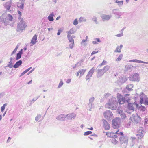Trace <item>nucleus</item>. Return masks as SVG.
<instances>
[{"label":"nucleus","mask_w":148,"mask_h":148,"mask_svg":"<svg viewBox=\"0 0 148 148\" xmlns=\"http://www.w3.org/2000/svg\"><path fill=\"white\" fill-rule=\"evenodd\" d=\"M117 105L118 101L116 98L112 97L109 99L108 103L106 104L105 106L112 110H114L117 109Z\"/></svg>","instance_id":"f257e3e1"},{"label":"nucleus","mask_w":148,"mask_h":148,"mask_svg":"<svg viewBox=\"0 0 148 148\" xmlns=\"http://www.w3.org/2000/svg\"><path fill=\"white\" fill-rule=\"evenodd\" d=\"M119 95H117V98L118 99V102L119 104H122L125 103H128L130 101V98L127 97V96H129L128 94L124 95L122 96L121 94H118Z\"/></svg>","instance_id":"f03ea898"},{"label":"nucleus","mask_w":148,"mask_h":148,"mask_svg":"<svg viewBox=\"0 0 148 148\" xmlns=\"http://www.w3.org/2000/svg\"><path fill=\"white\" fill-rule=\"evenodd\" d=\"M26 26L23 19L22 18L19 23L18 24L16 31L17 32H21L25 29Z\"/></svg>","instance_id":"7ed1b4c3"},{"label":"nucleus","mask_w":148,"mask_h":148,"mask_svg":"<svg viewBox=\"0 0 148 148\" xmlns=\"http://www.w3.org/2000/svg\"><path fill=\"white\" fill-rule=\"evenodd\" d=\"M9 23L6 17V14L0 12V24L3 23L5 26H7L9 25Z\"/></svg>","instance_id":"20e7f679"},{"label":"nucleus","mask_w":148,"mask_h":148,"mask_svg":"<svg viewBox=\"0 0 148 148\" xmlns=\"http://www.w3.org/2000/svg\"><path fill=\"white\" fill-rule=\"evenodd\" d=\"M128 138L126 136H121L119 138L121 146L122 148H126L128 141Z\"/></svg>","instance_id":"39448f33"},{"label":"nucleus","mask_w":148,"mask_h":148,"mask_svg":"<svg viewBox=\"0 0 148 148\" xmlns=\"http://www.w3.org/2000/svg\"><path fill=\"white\" fill-rule=\"evenodd\" d=\"M112 127L114 129H118L119 128L121 123L120 118L116 117L112 120Z\"/></svg>","instance_id":"423d86ee"},{"label":"nucleus","mask_w":148,"mask_h":148,"mask_svg":"<svg viewBox=\"0 0 148 148\" xmlns=\"http://www.w3.org/2000/svg\"><path fill=\"white\" fill-rule=\"evenodd\" d=\"M140 102L141 104L144 103V104L148 105V98L143 92L140 95Z\"/></svg>","instance_id":"0eeeda50"},{"label":"nucleus","mask_w":148,"mask_h":148,"mask_svg":"<svg viewBox=\"0 0 148 148\" xmlns=\"http://www.w3.org/2000/svg\"><path fill=\"white\" fill-rule=\"evenodd\" d=\"M104 116L107 120H110L111 119L113 116L112 112L110 110H107L104 112Z\"/></svg>","instance_id":"6e6552de"},{"label":"nucleus","mask_w":148,"mask_h":148,"mask_svg":"<svg viewBox=\"0 0 148 148\" xmlns=\"http://www.w3.org/2000/svg\"><path fill=\"white\" fill-rule=\"evenodd\" d=\"M130 118L132 119L131 120L136 123H138L140 122L141 121V118L138 116L137 114L135 115L134 114H132V117Z\"/></svg>","instance_id":"1a4fd4ad"},{"label":"nucleus","mask_w":148,"mask_h":148,"mask_svg":"<svg viewBox=\"0 0 148 148\" xmlns=\"http://www.w3.org/2000/svg\"><path fill=\"white\" fill-rule=\"evenodd\" d=\"M140 77L138 74L135 73L134 74L132 77H130L129 79L131 81L138 82L139 81Z\"/></svg>","instance_id":"9d476101"},{"label":"nucleus","mask_w":148,"mask_h":148,"mask_svg":"<svg viewBox=\"0 0 148 148\" xmlns=\"http://www.w3.org/2000/svg\"><path fill=\"white\" fill-rule=\"evenodd\" d=\"M136 135L138 136V138L141 139L144 136V134H145L146 132L145 130H137Z\"/></svg>","instance_id":"9b49d317"},{"label":"nucleus","mask_w":148,"mask_h":148,"mask_svg":"<svg viewBox=\"0 0 148 148\" xmlns=\"http://www.w3.org/2000/svg\"><path fill=\"white\" fill-rule=\"evenodd\" d=\"M66 118V121H68L69 120H71L72 118L74 119L76 116V114L74 113H71L67 115H65Z\"/></svg>","instance_id":"f8f14e48"},{"label":"nucleus","mask_w":148,"mask_h":148,"mask_svg":"<svg viewBox=\"0 0 148 148\" xmlns=\"http://www.w3.org/2000/svg\"><path fill=\"white\" fill-rule=\"evenodd\" d=\"M118 10V9H114L112 10L113 13L115 14L116 17L117 18H119L122 15L121 12L119 11H117Z\"/></svg>","instance_id":"ddd939ff"},{"label":"nucleus","mask_w":148,"mask_h":148,"mask_svg":"<svg viewBox=\"0 0 148 148\" xmlns=\"http://www.w3.org/2000/svg\"><path fill=\"white\" fill-rule=\"evenodd\" d=\"M102 121L103 123V127L105 129V130H109L110 125L108 122L104 119H102Z\"/></svg>","instance_id":"4468645a"},{"label":"nucleus","mask_w":148,"mask_h":148,"mask_svg":"<svg viewBox=\"0 0 148 148\" xmlns=\"http://www.w3.org/2000/svg\"><path fill=\"white\" fill-rule=\"evenodd\" d=\"M12 1L10 0L6 2L4 5V7L7 10L9 11L12 5Z\"/></svg>","instance_id":"2eb2a0df"},{"label":"nucleus","mask_w":148,"mask_h":148,"mask_svg":"<svg viewBox=\"0 0 148 148\" xmlns=\"http://www.w3.org/2000/svg\"><path fill=\"white\" fill-rule=\"evenodd\" d=\"M56 119L60 121H65L66 120V115L64 114H60L56 117Z\"/></svg>","instance_id":"dca6fc26"},{"label":"nucleus","mask_w":148,"mask_h":148,"mask_svg":"<svg viewBox=\"0 0 148 148\" xmlns=\"http://www.w3.org/2000/svg\"><path fill=\"white\" fill-rule=\"evenodd\" d=\"M106 134L108 137L111 138H117L118 136L116 135V132L114 133L113 132H108L106 133Z\"/></svg>","instance_id":"f3484780"},{"label":"nucleus","mask_w":148,"mask_h":148,"mask_svg":"<svg viewBox=\"0 0 148 148\" xmlns=\"http://www.w3.org/2000/svg\"><path fill=\"white\" fill-rule=\"evenodd\" d=\"M101 17L103 21L108 20L110 18L111 16L109 15L103 14Z\"/></svg>","instance_id":"a211bd4d"},{"label":"nucleus","mask_w":148,"mask_h":148,"mask_svg":"<svg viewBox=\"0 0 148 148\" xmlns=\"http://www.w3.org/2000/svg\"><path fill=\"white\" fill-rule=\"evenodd\" d=\"M104 73L102 69H98L97 71V77L98 78L101 77L103 75Z\"/></svg>","instance_id":"6ab92c4d"},{"label":"nucleus","mask_w":148,"mask_h":148,"mask_svg":"<svg viewBox=\"0 0 148 148\" xmlns=\"http://www.w3.org/2000/svg\"><path fill=\"white\" fill-rule=\"evenodd\" d=\"M22 64V61L21 60H19L17 61L13 65V67L14 68H17L19 67Z\"/></svg>","instance_id":"aec40b11"},{"label":"nucleus","mask_w":148,"mask_h":148,"mask_svg":"<svg viewBox=\"0 0 148 148\" xmlns=\"http://www.w3.org/2000/svg\"><path fill=\"white\" fill-rule=\"evenodd\" d=\"M136 108L138 110L143 112L144 111L146 110L145 107L142 105H140V106H138V104H136Z\"/></svg>","instance_id":"412c9836"},{"label":"nucleus","mask_w":148,"mask_h":148,"mask_svg":"<svg viewBox=\"0 0 148 148\" xmlns=\"http://www.w3.org/2000/svg\"><path fill=\"white\" fill-rule=\"evenodd\" d=\"M37 35L36 34L32 38L31 43L33 45L35 44L37 42Z\"/></svg>","instance_id":"4be33fe9"},{"label":"nucleus","mask_w":148,"mask_h":148,"mask_svg":"<svg viewBox=\"0 0 148 148\" xmlns=\"http://www.w3.org/2000/svg\"><path fill=\"white\" fill-rule=\"evenodd\" d=\"M23 49H21L18 53H17L16 60H18L21 58L22 54L23 53Z\"/></svg>","instance_id":"5701e85b"},{"label":"nucleus","mask_w":148,"mask_h":148,"mask_svg":"<svg viewBox=\"0 0 148 148\" xmlns=\"http://www.w3.org/2000/svg\"><path fill=\"white\" fill-rule=\"evenodd\" d=\"M133 87V85L132 84H129L126 86L125 90L128 91H131L133 90L132 88Z\"/></svg>","instance_id":"b1692460"},{"label":"nucleus","mask_w":148,"mask_h":148,"mask_svg":"<svg viewBox=\"0 0 148 148\" xmlns=\"http://www.w3.org/2000/svg\"><path fill=\"white\" fill-rule=\"evenodd\" d=\"M55 14L53 12L51 13L48 17V20L50 21H53V17L55 16Z\"/></svg>","instance_id":"393cba45"},{"label":"nucleus","mask_w":148,"mask_h":148,"mask_svg":"<svg viewBox=\"0 0 148 148\" xmlns=\"http://www.w3.org/2000/svg\"><path fill=\"white\" fill-rule=\"evenodd\" d=\"M118 112L120 115L122 119H124L126 118V114L122 110H120L118 111Z\"/></svg>","instance_id":"a878e982"},{"label":"nucleus","mask_w":148,"mask_h":148,"mask_svg":"<svg viewBox=\"0 0 148 148\" xmlns=\"http://www.w3.org/2000/svg\"><path fill=\"white\" fill-rule=\"evenodd\" d=\"M67 37L69 41V42L70 43H72L73 44H74V40L71 35L70 34H68Z\"/></svg>","instance_id":"bb28decb"},{"label":"nucleus","mask_w":148,"mask_h":148,"mask_svg":"<svg viewBox=\"0 0 148 148\" xmlns=\"http://www.w3.org/2000/svg\"><path fill=\"white\" fill-rule=\"evenodd\" d=\"M82 60H80L79 62H77L75 65L73 67V69H74L76 68H77L81 66V64L82 62Z\"/></svg>","instance_id":"cd10ccee"},{"label":"nucleus","mask_w":148,"mask_h":148,"mask_svg":"<svg viewBox=\"0 0 148 148\" xmlns=\"http://www.w3.org/2000/svg\"><path fill=\"white\" fill-rule=\"evenodd\" d=\"M127 108L130 110L132 111H134V108L133 106V104L131 103H128Z\"/></svg>","instance_id":"c85d7f7f"},{"label":"nucleus","mask_w":148,"mask_h":148,"mask_svg":"<svg viewBox=\"0 0 148 148\" xmlns=\"http://www.w3.org/2000/svg\"><path fill=\"white\" fill-rule=\"evenodd\" d=\"M95 70V69L94 67H92L88 72V73L87 74V75L90 76L91 77H92V75H93L94 72Z\"/></svg>","instance_id":"c756f323"},{"label":"nucleus","mask_w":148,"mask_h":148,"mask_svg":"<svg viewBox=\"0 0 148 148\" xmlns=\"http://www.w3.org/2000/svg\"><path fill=\"white\" fill-rule=\"evenodd\" d=\"M24 4L23 3L21 2L20 3H18L17 4V7L20 8L21 9H23L24 8Z\"/></svg>","instance_id":"7c9ffc66"},{"label":"nucleus","mask_w":148,"mask_h":148,"mask_svg":"<svg viewBox=\"0 0 148 148\" xmlns=\"http://www.w3.org/2000/svg\"><path fill=\"white\" fill-rule=\"evenodd\" d=\"M86 71V70L85 69H80L79 71V72L80 73V77H81L82 76L84 73H85V72Z\"/></svg>","instance_id":"2f4dec72"},{"label":"nucleus","mask_w":148,"mask_h":148,"mask_svg":"<svg viewBox=\"0 0 148 148\" xmlns=\"http://www.w3.org/2000/svg\"><path fill=\"white\" fill-rule=\"evenodd\" d=\"M110 68V67L109 66L107 65L105 66L103 69H102L103 71L105 73L109 70Z\"/></svg>","instance_id":"473e14b6"},{"label":"nucleus","mask_w":148,"mask_h":148,"mask_svg":"<svg viewBox=\"0 0 148 148\" xmlns=\"http://www.w3.org/2000/svg\"><path fill=\"white\" fill-rule=\"evenodd\" d=\"M2 13H6H6H3V12H2ZM8 16H6V17L8 18V21L9 22V21H11L13 19V17H12V16L11 15H10L9 14H8Z\"/></svg>","instance_id":"72a5a7b5"},{"label":"nucleus","mask_w":148,"mask_h":148,"mask_svg":"<svg viewBox=\"0 0 148 148\" xmlns=\"http://www.w3.org/2000/svg\"><path fill=\"white\" fill-rule=\"evenodd\" d=\"M92 104L88 103V104L87 106V108H88V110L89 111H91L92 110Z\"/></svg>","instance_id":"f704fd0d"},{"label":"nucleus","mask_w":148,"mask_h":148,"mask_svg":"<svg viewBox=\"0 0 148 148\" xmlns=\"http://www.w3.org/2000/svg\"><path fill=\"white\" fill-rule=\"evenodd\" d=\"M115 3H118V5L119 6L122 5L123 3V1H119L117 0H116Z\"/></svg>","instance_id":"c9c22d12"},{"label":"nucleus","mask_w":148,"mask_h":148,"mask_svg":"<svg viewBox=\"0 0 148 148\" xmlns=\"http://www.w3.org/2000/svg\"><path fill=\"white\" fill-rule=\"evenodd\" d=\"M13 64V63L12 62V61H10L9 62L8 64L6 66V67H8L10 68H12L13 67V65H12Z\"/></svg>","instance_id":"e433bc0d"},{"label":"nucleus","mask_w":148,"mask_h":148,"mask_svg":"<svg viewBox=\"0 0 148 148\" xmlns=\"http://www.w3.org/2000/svg\"><path fill=\"white\" fill-rule=\"evenodd\" d=\"M115 138V137H114V138H113L111 140V142L113 143V144H117V143L118 142V141H117V140L115 138Z\"/></svg>","instance_id":"4c0bfd02"},{"label":"nucleus","mask_w":148,"mask_h":148,"mask_svg":"<svg viewBox=\"0 0 148 148\" xmlns=\"http://www.w3.org/2000/svg\"><path fill=\"white\" fill-rule=\"evenodd\" d=\"M135 62L138 63H143L144 64H148V63L146 62L143 61L141 60H138L137 59H135Z\"/></svg>","instance_id":"58836bf2"},{"label":"nucleus","mask_w":148,"mask_h":148,"mask_svg":"<svg viewBox=\"0 0 148 148\" xmlns=\"http://www.w3.org/2000/svg\"><path fill=\"white\" fill-rule=\"evenodd\" d=\"M66 33L68 34H73L75 33L74 29L73 28H72L69 31L66 32Z\"/></svg>","instance_id":"ea45409f"},{"label":"nucleus","mask_w":148,"mask_h":148,"mask_svg":"<svg viewBox=\"0 0 148 148\" xmlns=\"http://www.w3.org/2000/svg\"><path fill=\"white\" fill-rule=\"evenodd\" d=\"M123 56V55L122 54H120L118 56V58L116 59V61H120L122 58Z\"/></svg>","instance_id":"a19ab883"},{"label":"nucleus","mask_w":148,"mask_h":148,"mask_svg":"<svg viewBox=\"0 0 148 148\" xmlns=\"http://www.w3.org/2000/svg\"><path fill=\"white\" fill-rule=\"evenodd\" d=\"M116 135L117 136H124V135L123 134V133L122 132H120L119 131V130H118L116 132Z\"/></svg>","instance_id":"79ce46f5"},{"label":"nucleus","mask_w":148,"mask_h":148,"mask_svg":"<svg viewBox=\"0 0 148 148\" xmlns=\"http://www.w3.org/2000/svg\"><path fill=\"white\" fill-rule=\"evenodd\" d=\"M41 117V116L40 114H38L37 116L36 117L35 120L36 121H38Z\"/></svg>","instance_id":"37998d69"},{"label":"nucleus","mask_w":148,"mask_h":148,"mask_svg":"<svg viewBox=\"0 0 148 148\" xmlns=\"http://www.w3.org/2000/svg\"><path fill=\"white\" fill-rule=\"evenodd\" d=\"M86 19L84 17H81L79 19V22H86Z\"/></svg>","instance_id":"c03bdc74"},{"label":"nucleus","mask_w":148,"mask_h":148,"mask_svg":"<svg viewBox=\"0 0 148 148\" xmlns=\"http://www.w3.org/2000/svg\"><path fill=\"white\" fill-rule=\"evenodd\" d=\"M18 47H19V46H18V45H17L16 47H15V49H14V51L12 52V53L11 55V56H12L13 54L15 53L16 52V51H17V50L18 48Z\"/></svg>","instance_id":"a18cd8bd"},{"label":"nucleus","mask_w":148,"mask_h":148,"mask_svg":"<svg viewBox=\"0 0 148 148\" xmlns=\"http://www.w3.org/2000/svg\"><path fill=\"white\" fill-rule=\"evenodd\" d=\"M106 62H107L106 61L103 60L102 62L97 67L99 68L101 66L105 64Z\"/></svg>","instance_id":"49530a36"},{"label":"nucleus","mask_w":148,"mask_h":148,"mask_svg":"<svg viewBox=\"0 0 148 148\" xmlns=\"http://www.w3.org/2000/svg\"><path fill=\"white\" fill-rule=\"evenodd\" d=\"M7 103L4 104L1 107V112H3L5 109V107L7 106Z\"/></svg>","instance_id":"de8ad7c7"},{"label":"nucleus","mask_w":148,"mask_h":148,"mask_svg":"<svg viewBox=\"0 0 148 148\" xmlns=\"http://www.w3.org/2000/svg\"><path fill=\"white\" fill-rule=\"evenodd\" d=\"M94 100V97H92L90 98L89 99V103L93 104V102Z\"/></svg>","instance_id":"09e8293b"},{"label":"nucleus","mask_w":148,"mask_h":148,"mask_svg":"<svg viewBox=\"0 0 148 148\" xmlns=\"http://www.w3.org/2000/svg\"><path fill=\"white\" fill-rule=\"evenodd\" d=\"M63 84V82L62 80H61L58 87V88H59L62 86Z\"/></svg>","instance_id":"8fccbe9b"},{"label":"nucleus","mask_w":148,"mask_h":148,"mask_svg":"<svg viewBox=\"0 0 148 148\" xmlns=\"http://www.w3.org/2000/svg\"><path fill=\"white\" fill-rule=\"evenodd\" d=\"M148 118L145 117L144 119V125H146L148 123Z\"/></svg>","instance_id":"3c124183"},{"label":"nucleus","mask_w":148,"mask_h":148,"mask_svg":"<svg viewBox=\"0 0 148 148\" xmlns=\"http://www.w3.org/2000/svg\"><path fill=\"white\" fill-rule=\"evenodd\" d=\"M127 79L126 77H123L121 80V82L122 83H124L126 82Z\"/></svg>","instance_id":"603ef678"},{"label":"nucleus","mask_w":148,"mask_h":148,"mask_svg":"<svg viewBox=\"0 0 148 148\" xmlns=\"http://www.w3.org/2000/svg\"><path fill=\"white\" fill-rule=\"evenodd\" d=\"M92 133V132L90 131H87L85 132L84 134V135H87L89 134H90Z\"/></svg>","instance_id":"864d4df0"},{"label":"nucleus","mask_w":148,"mask_h":148,"mask_svg":"<svg viewBox=\"0 0 148 148\" xmlns=\"http://www.w3.org/2000/svg\"><path fill=\"white\" fill-rule=\"evenodd\" d=\"M92 20L94 22H95V23L96 24H98L99 23L97 21V18L96 17H94L93 18H92Z\"/></svg>","instance_id":"5fc2aeb1"},{"label":"nucleus","mask_w":148,"mask_h":148,"mask_svg":"<svg viewBox=\"0 0 148 148\" xmlns=\"http://www.w3.org/2000/svg\"><path fill=\"white\" fill-rule=\"evenodd\" d=\"M37 100V99H36V98H34L32 100L30 101V106H31L33 103L34 102L36 101Z\"/></svg>","instance_id":"6e6d98bb"},{"label":"nucleus","mask_w":148,"mask_h":148,"mask_svg":"<svg viewBox=\"0 0 148 148\" xmlns=\"http://www.w3.org/2000/svg\"><path fill=\"white\" fill-rule=\"evenodd\" d=\"M78 21L77 19H75L73 21V24L75 25H76L78 24Z\"/></svg>","instance_id":"4d7b16f0"},{"label":"nucleus","mask_w":148,"mask_h":148,"mask_svg":"<svg viewBox=\"0 0 148 148\" xmlns=\"http://www.w3.org/2000/svg\"><path fill=\"white\" fill-rule=\"evenodd\" d=\"M119 49V46H117L116 49V50L114 51V52H117L119 53H120L121 52V51L120 49H119V50H118V49Z\"/></svg>","instance_id":"13d9d810"},{"label":"nucleus","mask_w":148,"mask_h":148,"mask_svg":"<svg viewBox=\"0 0 148 148\" xmlns=\"http://www.w3.org/2000/svg\"><path fill=\"white\" fill-rule=\"evenodd\" d=\"M17 12L18 14H19L18 17V19L19 20L21 19H22L21 18V12L19 10H18L17 11Z\"/></svg>","instance_id":"bf43d9fd"},{"label":"nucleus","mask_w":148,"mask_h":148,"mask_svg":"<svg viewBox=\"0 0 148 148\" xmlns=\"http://www.w3.org/2000/svg\"><path fill=\"white\" fill-rule=\"evenodd\" d=\"M63 31V29H60L58 30V32L57 33V34L58 35H59L61 33V32Z\"/></svg>","instance_id":"052dcab7"},{"label":"nucleus","mask_w":148,"mask_h":148,"mask_svg":"<svg viewBox=\"0 0 148 148\" xmlns=\"http://www.w3.org/2000/svg\"><path fill=\"white\" fill-rule=\"evenodd\" d=\"M123 33H120V34H117V35H116L115 36L118 37H121L123 36Z\"/></svg>","instance_id":"680f3d73"},{"label":"nucleus","mask_w":148,"mask_h":148,"mask_svg":"<svg viewBox=\"0 0 148 148\" xmlns=\"http://www.w3.org/2000/svg\"><path fill=\"white\" fill-rule=\"evenodd\" d=\"M74 44H73L72 43H71L69 45V48L70 49H73L74 47Z\"/></svg>","instance_id":"e2e57ef3"},{"label":"nucleus","mask_w":148,"mask_h":148,"mask_svg":"<svg viewBox=\"0 0 148 148\" xmlns=\"http://www.w3.org/2000/svg\"><path fill=\"white\" fill-rule=\"evenodd\" d=\"M125 67H127V70H128L129 69H131V68L132 67H133V66H127V65L126 66H125Z\"/></svg>","instance_id":"0e129e2a"},{"label":"nucleus","mask_w":148,"mask_h":148,"mask_svg":"<svg viewBox=\"0 0 148 148\" xmlns=\"http://www.w3.org/2000/svg\"><path fill=\"white\" fill-rule=\"evenodd\" d=\"M91 77L89 75H87L86 76V80H87L88 79H89V78Z\"/></svg>","instance_id":"69168bd1"},{"label":"nucleus","mask_w":148,"mask_h":148,"mask_svg":"<svg viewBox=\"0 0 148 148\" xmlns=\"http://www.w3.org/2000/svg\"><path fill=\"white\" fill-rule=\"evenodd\" d=\"M35 68H33L32 70H31L27 74V75H29L30 73H32L35 69Z\"/></svg>","instance_id":"338daca9"},{"label":"nucleus","mask_w":148,"mask_h":148,"mask_svg":"<svg viewBox=\"0 0 148 148\" xmlns=\"http://www.w3.org/2000/svg\"><path fill=\"white\" fill-rule=\"evenodd\" d=\"M99 51H93L91 53V55H94L95 54L97 53Z\"/></svg>","instance_id":"774afa93"}]
</instances>
